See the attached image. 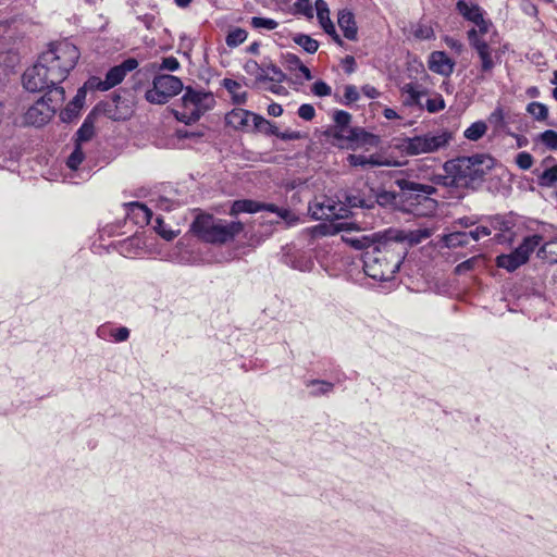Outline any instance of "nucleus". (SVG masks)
<instances>
[{
  "mask_svg": "<svg viewBox=\"0 0 557 557\" xmlns=\"http://www.w3.org/2000/svg\"><path fill=\"white\" fill-rule=\"evenodd\" d=\"M81 57L79 50L67 40L49 45L37 62L23 74V86L30 92L61 87Z\"/></svg>",
  "mask_w": 557,
  "mask_h": 557,
  "instance_id": "obj_1",
  "label": "nucleus"
},
{
  "mask_svg": "<svg viewBox=\"0 0 557 557\" xmlns=\"http://www.w3.org/2000/svg\"><path fill=\"white\" fill-rule=\"evenodd\" d=\"M495 159L488 154L458 157L445 162L446 176L443 184L456 188H476L493 169Z\"/></svg>",
  "mask_w": 557,
  "mask_h": 557,
  "instance_id": "obj_2",
  "label": "nucleus"
},
{
  "mask_svg": "<svg viewBox=\"0 0 557 557\" xmlns=\"http://www.w3.org/2000/svg\"><path fill=\"white\" fill-rule=\"evenodd\" d=\"M394 183L400 189V210L418 216L435 213L437 201L431 198L436 193L434 186L408 178H397Z\"/></svg>",
  "mask_w": 557,
  "mask_h": 557,
  "instance_id": "obj_3",
  "label": "nucleus"
},
{
  "mask_svg": "<svg viewBox=\"0 0 557 557\" xmlns=\"http://www.w3.org/2000/svg\"><path fill=\"white\" fill-rule=\"evenodd\" d=\"M242 222H227L211 214H198L190 225V232L202 242L223 245L232 242L242 231Z\"/></svg>",
  "mask_w": 557,
  "mask_h": 557,
  "instance_id": "obj_4",
  "label": "nucleus"
},
{
  "mask_svg": "<svg viewBox=\"0 0 557 557\" xmlns=\"http://www.w3.org/2000/svg\"><path fill=\"white\" fill-rule=\"evenodd\" d=\"M403 258L393 244L382 243L366 252L363 268L367 275L377 281H388L399 270Z\"/></svg>",
  "mask_w": 557,
  "mask_h": 557,
  "instance_id": "obj_5",
  "label": "nucleus"
},
{
  "mask_svg": "<svg viewBox=\"0 0 557 557\" xmlns=\"http://www.w3.org/2000/svg\"><path fill=\"white\" fill-rule=\"evenodd\" d=\"M47 92L26 111L25 123L33 126H42L49 122L57 109L65 100L63 87L46 89Z\"/></svg>",
  "mask_w": 557,
  "mask_h": 557,
  "instance_id": "obj_6",
  "label": "nucleus"
},
{
  "mask_svg": "<svg viewBox=\"0 0 557 557\" xmlns=\"http://www.w3.org/2000/svg\"><path fill=\"white\" fill-rule=\"evenodd\" d=\"M451 139L453 134L449 131L430 132L420 136L405 138L400 148L407 156L432 153L445 148Z\"/></svg>",
  "mask_w": 557,
  "mask_h": 557,
  "instance_id": "obj_7",
  "label": "nucleus"
},
{
  "mask_svg": "<svg viewBox=\"0 0 557 557\" xmlns=\"http://www.w3.org/2000/svg\"><path fill=\"white\" fill-rule=\"evenodd\" d=\"M183 88L182 81L174 75H156L152 81V87L146 91L145 98L150 103L164 104L171 98L178 95Z\"/></svg>",
  "mask_w": 557,
  "mask_h": 557,
  "instance_id": "obj_8",
  "label": "nucleus"
},
{
  "mask_svg": "<svg viewBox=\"0 0 557 557\" xmlns=\"http://www.w3.org/2000/svg\"><path fill=\"white\" fill-rule=\"evenodd\" d=\"M467 37L470 47L476 52L480 59V73L475 76L474 83L481 84L492 75L495 67L496 63L492 55L493 49L485 39L478 37V32H475L474 27L467 32Z\"/></svg>",
  "mask_w": 557,
  "mask_h": 557,
  "instance_id": "obj_9",
  "label": "nucleus"
},
{
  "mask_svg": "<svg viewBox=\"0 0 557 557\" xmlns=\"http://www.w3.org/2000/svg\"><path fill=\"white\" fill-rule=\"evenodd\" d=\"M138 66V61L135 58H128L121 64L111 67L103 81H98L96 84L97 89L107 91L123 82L128 72L134 71Z\"/></svg>",
  "mask_w": 557,
  "mask_h": 557,
  "instance_id": "obj_10",
  "label": "nucleus"
},
{
  "mask_svg": "<svg viewBox=\"0 0 557 557\" xmlns=\"http://www.w3.org/2000/svg\"><path fill=\"white\" fill-rule=\"evenodd\" d=\"M214 98L211 92H206L202 90H196L191 87H186L185 92L182 97V103L185 109H190V111H201V115L213 108Z\"/></svg>",
  "mask_w": 557,
  "mask_h": 557,
  "instance_id": "obj_11",
  "label": "nucleus"
},
{
  "mask_svg": "<svg viewBox=\"0 0 557 557\" xmlns=\"http://www.w3.org/2000/svg\"><path fill=\"white\" fill-rule=\"evenodd\" d=\"M309 211L314 220L332 221L344 218L347 210L343 205L335 203L332 199L325 198L309 206Z\"/></svg>",
  "mask_w": 557,
  "mask_h": 557,
  "instance_id": "obj_12",
  "label": "nucleus"
},
{
  "mask_svg": "<svg viewBox=\"0 0 557 557\" xmlns=\"http://www.w3.org/2000/svg\"><path fill=\"white\" fill-rule=\"evenodd\" d=\"M491 228L498 231L495 239L497 243H511L513 240V227L516 226V221L511 215H500L496 214L494 216L488 218Z\"/></svg>",
  "mask_w": 557,
  "mask_h": 557,
  "instance_id": "obj_13",
  "label": "nucleus"
},
{
  "mask_svg": "<svg viewBox=\"0 0 557 557\" xmlns=\"http://www.w3.org/2000/svg\"><path fill=\"white\" fill-rule=\"evenodd\" d=\"M344 137L339 143L346 144L347 147L357 148L361 146H376L379 143L377 136L366 132L361 127H351L346 135L341 134Z\"/></svg>",
  "mask_w": 557,
  "mask_h": 557,
  "instance_id": "obj_14",
  "label": "nucleus"
},
{
  "mask_svg": "<svg viewBox=\"0 0 557 557\" xmlns=\"http://www.w3.org/2000/svg\"><path fill=\"white\" fill-rule=\"evenodd\" d=\"M455 61L444 51H433L429 58V69L442 76H450L455 69Z\"/></svg>",
  "mask_w": 557,
  "mask_h": 557,
  "instance_id": "obj_15",
  "label": "nucleus"
},
{
  "mask_svg": "<svg viewBox=\"0 0 557 557\" xmlns=\"http://www.w3.org/2000/svg\"><path fill=\"white\" fill-rule=\"evenodd\" d=\"M97 117L98 113L95 110L87 114L83 124L75 134V145L82 146L83 143L89 141L94 137Z\"/></svg>",
  "mask_w": 557,
  "mask_h": 557,
  "instance_id": "obj_16",
  "label": "nucleus"
},
{
  "mask_svg": "<svg viewBox=\"0 0 557 557\" xmlns=\"http://www.w3.org/2000/svg\"><path fill=\"white\" fill-rule=\"evenodd\" d=\"M351 121V114L344 110H337L334 113L335 125L329 131L330 136L341 141L344 137L341 134L346 135L351 127L349 126Z\"/></svg>",
  "mask_w": 557,
  "mask_h": 557,
  "instance_id": "obj_17",
  "label": "nucleus"
},
{
  "mask_svg": "<svg viewBox=\"0 0 557 557\" xmlns=\"http://www.w3.org/2000/svg\"><path fill=\"white\" fill-rule=\"evenodd\" d=\"M400 94L403 97V104L405 107H418L419 109H424L421 99L426 95V90H418L413 84L408 83L400 87Z\"/></svg>",
  "mask_w": 557,
  "mask_h": 557,
  "instance_id": "obj_18",
  "label": "nucleus"
},
{
  "mask_svg": "<svg viewBox=\"0 0 557 557\" xmlns=\"http://www.w3.org/2000/svg\"><path fill=\"white\" fill-rule=\"evenodd\" d=\"M337 22L345 38H347L348 40L357 39L358 27L352 12L348 10L341 11L338 13Z\"/></svg>",
  "mask_w": 557,
  "mask_h": 557,
  "instance_id": "obj_19",
  "label": "nucleus"
},
{
  "mask_svg": "<svg viewBox=\"0 0 557 557\" xmlns=\"http://www.w3.org/2000/svg\"><path fill=\"white\" fill-rule=\"evenodd\" d=\"M373 201L374 206L379 205L381 207H395L400 209V189L398 191L395 190H386L384 188L374 189L373 188Z\"/></svg>",
  "mask_w": 557,
  "mask_h": 557,
  "instance_id": "obj_20",
  "label": "nucleus"
},
{
  "mask_svg": "<svg viewBox=\"0 0 557 557\" xmlns=\"http://www.w3.org/2000/svg\"><path fill=\"white\" fill-rule=\"evenodd\" d=\"M85 98H86V90L84 87H82L77 90L73 100L61 112V114H60L61 120L63 122H71L73 119L77 117L81 109L84 106Z\"/></svg>",
  "mask_w": 557,
  "mask_h": 557,
  "instance_id": "obj_21",
  "label": "nucleus"
},
{
  "mask_svg": "<svg viewBox=\"0 0 557 557\" xmlns=\"http://www.w3.org/2000/svg\"><path fill=\"white\" fill-rule=\"evenodd\" d=\"M252 114L248 110L236 108L225 115V123L235 129H244L248 125L249 119H252Z\"/></svg>",
  "mask_w": 557,
  "mask_h": 557,
  "instance_id": "obj_22",
  "label": "nucleus"
},
{
  "mask_svg": "<svg viewBox=\"0 0 557 557\" xmlns=\"http://www.w3.org/2000/svg\"><path fill=\"white\" fill-rule=\"evenodd\" d=\"M541 235H532L528 236L523 239V242L513 250V252L524 262L527 263L530 255L535 250V248L542 242Z\"/></svg>",
  "mask_w": 557,
  "mask_h": 557,
  "instance_id": "obj_23",
  "label": "nucleus"
},
{
  "mask_svg": "<svg viewBox=\"0 0 557 557\" xmlns=\"http://www.w3.org/2000/svg\"><path fill=\"white\" fill-rule=\"evenodd\" d=\"M221 85L231 94L232 101L235 104H243L247 100V92L239 91L240 84L232 78H224Z\"/></svg>",
  "mask_w": 557,
  "mask_h": 557,
  "instance_id": "obj_24",
  "label": "nucleus"
},
{
  "mask_svg": "<svg viewBox=\"0 0 557 557\" xmlns=\"http://www.w3.org/2000/svg\"><path fill=\"white\" fill-rule=\"evenodd\" d=\"M457 10L459 13L468 21L472 23H478L483 17L482 11L479 5L471 4L469 5L466 1L459 0L457 2Z\"/></svg>",
  "mask_w": 557,
  "mask_h": 557,
  "instance_id": "obj_25",
  "label": "nucleus"
},
{
  "mask_svg": "<svg viewBox=\"0 0 557 557\" xmlns=\"http://www.w3.org/2000/svg\"><path fill=\"white\" fill-rule=\"evenodd\" d=\"M262 211L261 202L244 199V200H236L233 202L231 207V214L237 215L243 212L247 213H256Z\"/></svg>",
  "mask_w": 557,
  "mask_h": 557,
  "instance_id": "obj_26",
  "label": "nucleus"
},
{
  "mask_svg": "<svg viewBox=\"0 0 557 557\" xmlns=\"http://www.w3.org/2000/svg\"><path fill=\"white\" fill-rule=\"evenodd\" d=\"M523 264L524 262L513 251L507 255H499L496 258V265L509 272L516 271L519 267Z\"/></svg>",
  "mask_w": 557,
  "mask_h": 557,
  "instance_id": "obj_27",
  "label": "nucleus"
},
{
  "mask_svg": "<svg viewBox=\"0 0 557 557\" xmlns=\"http://www.w3.org/2000/svg\"><path fill=\"white\" fill-rule=\"evenodd\" d=\"M253 128L257 132L263 133L265 135L276 136L277 127L272 122L268 121L263 116L259 114H252Z\"/></svg>",
  "mask_w": 557,
  "mask_h": 557,
  "instance_id": "obj_28",
  "label": "nucleus"
},
{
  "mask_svg": "<svg viewBox=\"0 0 557 557\" xmlns=\"http://www.w3.org/2000/svg\"><path fill=\"white\" fill-rule=\"evenodd\" d=\"M443 240L448 248H456L467 246L470 238L467 232H454L445 235Z\"/></svg>",
  "mask_w": 557,
  "mask_h": 557,
  "instance_id": "obj_29",
  "label": "nucleus"
},
{
  "mask_svg": "<svg viewBox=\"0 0 557 557\" xmlns=\"http://www.w3.org/2000/svg\"><path fill=\"white\" fill-rule=\"evenodd\" d=\"M487 131V125L483 121H476L472 123L465 132L463 136L472 141H476L482 138Z\"/></svg>",
  "mask_w": 557,
  "mask_h": 557,
  "instance_id": "obj_30",
  "label": "nucleus"
},
{
  "mask_svg": "<svg viewBox=\"0 0 557 557\" xmlns=\"http://www.w3.org/2000/svg\"><path fill=\"white\" fill-rule=\"evenodd\" d=\"M244 70L248 75L255 76L257 82H267L268 79V74H264V63L259 64L255 60H248Z\"/></svg>",
  "mask_w": 557,
  "mask_h": 557,
  "instance_id": "obj_31",
  "label": "nucleus"
},
{
  "mask_svg": "<svg viewBox=\"0 0 557 557\" xmlns=\"http://www.w3.org/2000/svg\"><path fill=\"white\" fill-rule=\"evenodd\" d=\"M293 40L308 53H314L319 48V42L306 34H296Z\"/></svg>",
  "mask_w": 557,
  "mask_h": 557,
  "instance_id": "obj_32",
  "label": "nucleus"
},
{
  "mask_svg": "<svg viewBox=\"0 0 557 557\" xmlns=\"http://www.w3.org/2000/svg\"><path fill=\"white\" fill-rule=\"evenodd\" d=\"M347 161L349 163V165L351 166H361V168H367V166H374V165H379L380 162L377 161V159L374 157V156H364V154H349L347 157Z\"/></svg>",
  "mask_w": 557,
  "mask_h": 557,
  "instance_id": "obj_33",
  "label": "nucleus"
},
{
  "mask_svg": "<svg viewBox=\"0 0 557 557\" xmlns=\"http://www.w3.org/2000/svg\"><path fill=\"white\" fill-rule=\"evenodd\" d=\"M488 122L494 125L496 131L505 132L509 131L508 125L505 121L504 110L497 107L488 116Z\"/></svg>",
  "mask_w": 557,
  "mask_h": 557,
  "instance_id": "obj_34",
  "label": "nucleus"
},
{
  "mask_svg": "<svg viewBox=\"0 0 557 557\" xmlns=\"http://www.w3.org/2000/svg\"><path fill=\"white\" fill-rule=\"evenodd\" d=\"M262 63H264V74H268L267 81L275 82V83H282L285 81L286 75L283 73V71L277 65H275L271 61L270 62L263 61Z\"/></svg>",
  "mask_w": 557,
  "mask_h": 557,
  "instance_id": "obj_35",
  "label": "nucleus"
},
{
  "mask_svg": "<svg viewBox=\"0 0 557 557\" xmlns=\"http://www.w3.org/2000/svg\"><path fill=\"white\" fill-rule=\"evenodd\" d=\"M247 35L245 29L239 27L234 28L227 34L225 42L228 47L235 48L247 39Z\"/></svg>",
  "mask_w": 557,
  "mask_h": 557,
  "instance_id": "obj_36",
  "label": "nucleus"
},
{
  "mask_svg": "<svg viewBox=\"0 0 557 557\" xmlns=\"http://www.w3.org/2000/svg\"><path fill=\"white\" fill-rule=\"evenodd\" d=\"M307 386H319L317 389L311 391V395L314 397L325 395L333 391L334 384L327 381L310 380L307 382Z\"/></svg>",
  "mask_w": 557,
  "mask_h": 557,
  "instance_id": "obj_37",
  "label": "nucleus"
},
{
  "mask_svg": "<svg viewBox=\"0 0 557 557\" xmlns=\"http://www.w3.org/2000/svg\"><path fill=\"white\" fill-rule=\"evenodd\" d=\"M557 183V164L546 169L539 175V184L545 187H552Z\"/></svg>",
  "mask_w": 557,
  "mask_h": 557,
  "instance_id": "obj_38",
  "label": "nucleus"
},
{
  "mask_svg": "<svg viewBox=\"0 0 557 557\" xmlns=\"http://www.w3.org/2000/svg\"><path fill=\"white\" fill-rule=\"evenodd\" d=\"M250 25L255 29H262L263 28V29L272 30V29H275L278 26V23L275 20H273V18L261 17V16H253L250 20Z\"/></svg>",
  "mask_w": 557,
  "mask_h": 557,
  "instance_id": "obj_39",
  "label": "nucleus"
},
{
  "mask_svg": "<svg viewBox=\"0 0 557 557\" xmlns=\"http://www.w3.org/2000/svg\"><path fill=\"white\" fill-rule=\"evenodd\" d=\"M527 111L532 114L535 120L544 121L548 116V109L545 104L541 102H531L527 107Z\"/></svg>",
  "mask_w": 557,
  "mask_h": 557,
  "instance_id": "obj_40",
  "label": "nucleus"
},
{
  "mask_svg": "<svg viewBox=\"0 0 557 557\" xmlns=\"http://www.w3.org/2000/svg\"><path fill=\"white\" fill-rule=\"evenodd\" d=\"M153 228L165 240H172L177 236L175 231L166 228V225L161 216L156 218Z\"/></svg>",
  "mask_w": 557,
  "mask_h": 557,
  "instance_id": "obj_41",
  "label": "nucleus"
},
{
  "mask_svg": "<svg viewBox=\"0 0 557 557\" xmlns=\"http://www.w3.org/2000/svg\"><path fill=\"white\" fill-rule=\"evenodd\" d=\"M539 140L550 150H557V132L554 129L544 131L539 135Z\"/></svg>",
  "mask_w": 557,
  "mask_h": 557,
  "instance_id": "obj_42",
  "label": "nucleus"
},
{
  "mask_svg": "<svg viewBox=\"0 0 557 557\" xmlns=\"http://www.w3.org/2000/svg\"><path fill=\"white\" fill-rule=\"evenodd\" d=\"M83 160H84V152L82 150V146L75 145L73 152L67 158L66 165L71 170H77L78 166L81 165V163L83 162Z\"/></svg>",
  "mask_w": 557,
  "mask_h": 557,
  "instance_id": "obj_43",
  "label": "nucleus"
},
{
  "mask_svg": "<svg viewBox=\"0 0 557 557\" xmlns=\"http://www.w3.org/2000/svg\"><path fill=\"white\" fill-rule=\"evenodd\" d=\"M156 69L174 72L180 69V62L175 57H166L162 60V63L159 66H157L156 64H150L148 71L152 72Z\"/></svg>",
  "mask_w": 557,
  "mask_h": 557,
  "instance_id": "obj_44",
  "label": "nucleus"
},
{
  "mask_svg": "<svg viewBox=\"0 0 557 557\" xmlns=\"http://www.w3.org/2000/svg\"><path fill=\"white\" fill-rule=\"evenodd\" d=\"M430 113H437L445 109V100L442 95H436L434 98H429L423 104Z\"/></svg>",
  "mask_w": 557,
  "mask_h": 557,
  "instance_id": "obj_45",
  "label": "nucleus"
},
{
  "mask_svg": "<svg viewBox=\"0 0 557 557\" xmlns=\"http://www.w3.org/2000/svg\"><path fill=\"white\" fill-rule=\"evenodd\" d=\"M413 36L421 40L431 39L434 37V30L428 24L418 23L413 26Z\"/></svg>",
  "mask_w": 557,
  "mask_h": 557,
  "instance_id": "obj_46",
  "label": "nucleus"
},
{
  "mask_svg": "<svg viewBox=\"0 0 557 557\" xmlns=\"http://www.w3.org/2000/svg\"><path fill=\"white\" fill-rule=\"evenodd\" d=\"M344 201L350 208H366L369 207V203L362 202L363 200L359 199V194L355 190L348 191L344 195Z\"/></svg>",
  "mask_w": 557,
  "mask_h": 557,
  "instance_id": "obj_47",
  "label": "nucleus"
},
{
  "mask_svg": "<svg viewBox=\"0 0 557 557\" xmlns=\"http://www.w3.org/2000/svg\"><path fill=\"white\" fill-rule=\"evenodd\" d=\"M360 98L359 91L356 86L354 85H347L345 86V92H344V101L343 103L346 106H349L354 102H357Z\"/></svg>",
  "mask_w": 557,
  "mask_h": 557,
  "instance_id": "obj_48",
  "label": "nucleus"
},
{
  "mask_svg": "<svg viewBox=\"0 0 557 557\" xmlns=\"http://www.w3.org/2000/svg\"><path fill=\"white\" fill-rule=\"evenodd\" d=\"M516 163L521 170H529L533 164V157L525 151L519 152L516 157Z\"/></svg>",
  "mask_w": 557,
  "mask_h": 557,
  "instance_id": "obj_49",
  "label": "nucleus"
},
{
  "mask_svg": "<svg viewBox=\"0 0 557 557\" xmlns=\"http://www.w3.org/2000/svg\"><path fill=\"white\" fill-rule=\"evenodd\" d=\"M311 90L318 97H326L332 92L331 87L323 81H317L312 85Z\"/></svg>",
  "mask_w": 557,
  "mask_h": 557,
  "instance_id": "obj_50",
  "label": "nucleus"
},
{
  "mask_svg": "<svg viewBox=\"0 0 557 557\" xmlns=\"http://www.w3.org/2000/svg\"><path fill=\"white\" fill-rule=\"evenodd\" d=\"M201 117V111H190L189 113H176V119L185 124L197 122Z\"/></svg>",
  "mask_w": 557,
  "mask_h": 557,
  "instance_id": "obj_51",
  "label": "nucleus"
},
{
  "mask_svg": "<svg viewBox=\"0 0 557 557\" xmlns=\"http://www.w3.org/2000/svg\"><path fill=\"white\" fill-rule=\"evenodd\" d=\"M296 11L307 17L313 16V10L310 4V0H297L295 2Z\"/></svg>",
  "mask_w": 557,
  "mask_h": 557,
  "instance_id": "obj_52",
  "label": "nucleus"
},
{
  "mask_svg": "<svg viewBox=\"0 0 557 557\" xmlns=\"http://www.w3.org/2000/svg\"><path fill=\"white\" fill-rule=\"evenodd\" d=\"M261 206H262V210H267L272 213H276L278 215V218H281L283 220H286L290 214L289 210L284 209V208H278L277 206H275L273 203H261Z\"/></svg>",
  "mask_w": 557,
  "mask_h": 557,
  "instance_id": "obj_53",
  "label": "nucleus"
},
{
  "mask_svg": "<svg viewBox=\"0 0 557 557\" xmlns=\"http://www.w3.org/2000/svg\"><path fill=\"white\" fill-rule=\"evenodd\" d=\"M315 10L320 23L323 24V21L329 18L330 11L327 3L324 0H315Z\"/></svg>",
  "mask_w": 557,
  "mask_h": 557,
  "instance_id": "obj_54",
  "label": "nucleus"
},
{
  "mask_svg": "<svg viewBox=\"0 0 557 557\" xmlns=\"http://www.w3.org/2000/svg\"><path fill=\"white\" fill-rule=\"evenodd\" d=\"M298 115L305 121H311L315 116V110L312 104L304 103L298 108Z\"/></svg>",
  "mask_w": 557,
  "mask_h": 557,
  "instance_id": "obj_55",
  "label": "nucleus"
},
{
  "mask_svg": "<svg viewBox=\"0 0 557 557\" xmlns=\"http://www.w3.org/2000/svg\"><path fill=\"white\" fill-rule=\"evenodd\" d=\"M357 194H359V199L364 200L363 202L369 203V207H366L364 209H373L374 208V201H373V188H367V189H359L355 190Z\"/></svg>",
  "mask_w": 557,
  "mask_h": 557,
  "instance_id": "obj_56",
  "label": "nucleus"
},
{
  "mask_svg": "<svg viewBox=\"0 0 557 557\" xmlns=\"http://www.w3.org/2000/svg\"><path fill=\"white\" fill-rule=\"evenodd\" d=\"M469 238L478 242L481 237L491 235V228L484 225L478 226L475 230L467 232Z\"/></svg>",
  "mask_w": 557,
  "mask_h": 557,
  "instance_id": "obj_57",
  "label": "nucleus"
},
{
  "mask_svg": "<svg viewBox=\"0 0 557 557\" xmlns=\"http://www.w3.org/2000/svg\"><path fill=\"white\" fill-rule=\"evenodd\" d=\"M478 259L475 257L473 258H470L461 263H459L456 268H455V273L456 274H465L467 273L468 271H471L474 267V264L476 263Z\"/></svg>",
  "mask_w": 557,
  "mask_h": 557,
  "instance_id": "obj_58",
  "label": "nucleus"
},
{
  "mask_svg": "<svg viewBox=\"0 0 557 557\" xmlns=\"http://www.w3.org/2000/svg\"><path fill=\"white\" fill-rule=\"evenodd\" d=\"M110 335L116 343L125 342L129 337V330L125 326H121L119 329L112 330Z\"/></svg>",
  "mask_w": 557,
  "mask_h": 557,
  "instance_id": "obj_59",
  "label": "nucleus"
},
{
  "mask_svg": "<svg viewBox=\"0 0 557 557\" xmlns=\"http://www.w3.org/2000/svg\"><path fill=\"white\" fill-rule=\"evenodd\" d=\"M432 235V231L429 228L418 230L416 232H411L410 242L420 243L423 239L429 238Z\"/></svg>",
  "mask_w": 557,
  "mask_h": 557,
  "instance_id": "obj_60",
  "label": "nucleus"
},
{
  "mask_svg": "<svg viewBox=\"0 0 557 557\" xmlns=\"http://www.w3.org/2000/svg\"><path fill=\"white\" fill-rule=\"evenodd\" d=\"M276 137L282 139V140H298L302 137L301 133L298 132V131H284V132H280L277 129V134H276Z\"/></svg>",
  "mask_w": 557,
  "mask_h": 557,
  "instance_id": "obj_61",
  "label": "nucleus"
},
{
  "mask_svg": "<svg viewBox=\"0 0 557 557\" xmlns=\"http://www.w3.org/2000/svg\"><path fill=\"white\" fill-rule=\"evenodd\" d=\"M444 42L448 48L454 50L457 54H460L463 51V45L458 39H455L453 37L446 36L444 38Z\"/></svg>",
  "mask_w": 557,
  "mask_h": 557,
  "instance_id": "obj_62",
  "label": "nucleus"
},
{
  "mask_svg": "<svg viewBox=\"0 0 557 557\" xmlns=\"http://www.w3.org/2000/svg\"><path fill=\"white\" fill-rule=\"evenodd\" d=\"M342 64L347 74H351L356 71V60L352 55H346L342 60Z\"/></svg>",
  "mask_w": 557,
  "mask_h": 557,
  "instance_id": "obj_63",
  "label": "nucleus"
},
{
  "mask_svg": "<svg viewBox=\"0 0 557 557\" xmlns=\"http://www.w3.org/2000/svg\"><path fill=\"white\" fill-rule=\"evenodd\" d=\"M285 61L289 70H298V67L302 64L301 60L296 54L293 53H287L285 57Z\"/></svg>",
  "mask_w": 557,
  "mask_h": 557,
  "instance_id": "obj_64",
  "label": "nucleus"
}]
</instances>
